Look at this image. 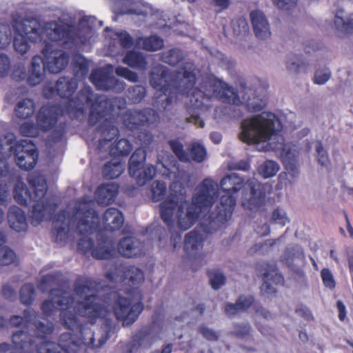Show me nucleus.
I'll use <instances>...</instances> for the list:
<instances>
[{
	"label": "nucleus",
	"instance_id": "nucleus-54",
	"mask_svg": "<svg viewBox=\"0 0 353 353\" xmlns=\"http://www.w3.org/2000/svg\"><path fill=\"white\" fill-rule=\"evenodd\" d=\"M157 164L161 165L162 167V169L158 168L159 170V173L161 174L162 176L169 179H174L176 177V172H174L172 170L173 168H174L176 170H178V168L176 167V161H174L172 167L169 166V165H166L163 162H159V161L157 162Z\"/></svg>",
	"mask_w": 353,
	"mask_h": 353
},
{
	"label": "nucleus",
	"instance_id": "nucleus-59",
	"mask_svg": "<svg viewBox=\"0 0 353 353\" xmlns=\"http://www.w3.org/2000/svg\"><path fill=\"white\" fill-rule=\"evenodd\" d=\"M121 46L123 48H130L133 45V39L127 31L117 32Z\"/></svg>",
	"mask_w": 353,
	"mask_h": 353
},
{
	"label": "nucleus",
	"instance_id": "nucleus-21",
	"mask_svg": "<svg viewBox=\"0 0 353 353\" xmlns=\"http://www.w3.org/2000/svg\"><path fill=\"white\" fill-rule=\"evenodd\" d=\"M12 32L8 26L0 25V49H4L12 41ZM10 68V60L5 54H0V77H6Z\"/></svg>",
	"mask_w": 353,
	"mask_h": 353
},
{
	"label": "nucleus",
	"instance_id": "nucleus-13",
	"mask_svg": "<svg viewBox=\"0 0 353 353\" xmlns=\"http://www.w3.org/2000/svg\"><path fill=\"white\" fill-rule=\"evenodd\" d=\"M105 277L110 282L124 283L128 285L124 292L130 296L139 294V288L144 281V274L141 269L123 263H116L114 269L108 271Z\"/></svg>",
	"mask_w": 353,
	"mask_h": 353
},
{
	"label": "nucleus",
	"instance_id": "nucleus-10",
	"mask_svg": "<svg viewBox=\"0 0 353 353\" xmlns=\"http://www.w3.org/2000/svg\"><path fill=\"white\" fill-rule=\"evenodd\" d=\"M41 52L46 62L41 56H34L28 68L26 81L30 86H35L43 81L46 67L49 72L57 74L64 70L69 63L68 54L62 50H54L51 43H46Z\"/></svg>",
	"mask_w": 353,
	"mask_h": 353
},
{
	"label": "nucleus",
	"instance_id": "nucleus-44",
	"mask_svg": "<svg viewBox=\"0 0 353 353\" xmlns=\"http://www.w3.org/2000/svg\"><path fill=\"white\" fill-rule=\"evenodd\" d=\"M35 288L32 283H25L20 290L19 299L22 304L25 305H30L35 297Z\"/></svg>",
	"mask_w": 353,
	"mask_h": 353
},
{
	"label": "nucleus",
	"instance_id": "nucleus-24",
	"mask_svg": "<svg viewBox=\"0 0 353 353\" xmlns=\"http://www.w3.org/2000/svg\"><path fill=\"white\" fill-rule=\"evenodd\" d=\"M119 186L115 183H102L98 186L95 192V197L99 205H108L117 198Z\"/></svg>",
	"mask_w": 353,
	"mask_h": 353
},
{
	"label": "nucleus",
	"instance_id": "nucleus-63",
	"mask_svg": "<svg viewBox=\"0 0 353 353\" xmlns=\"http://www.w3.org/2000/svg\"><path fill=\"white\" fill-rule=\"evenodd\" d=\"M298 0H273V3L279 9L290 10L295 7Z\"/></svg>",
	"mask_w": 353,
	"mask_h": 353
},
{
	"label": "nucleus",
	"instance_id": "nucleus-7",
	"mask_svg": "<svg viewBox=\"0 0 353 353\" xmlns=\"http://www.w3.org/2000/svg\"><path fill=\"white\" fill-rule=\"evenodd\" d=\"M17 27L22 28L33 43H50L44 39V34L52 41H63L64 43H74L78 34L73 32V26L61 24L55 21H48L42 25L41 22L34 17L27 18Z\"/></svg>",
	"mask_w": 353,
	"mask_h": 353
},
{
	"label": "nucleus",
	"instance_id": "nucleus-11",
	"mask_svg": "<svg viewBox=\"0 0 353 353\" xmlns=\"http://www.w3.org/2000/svg\"><path fill=\"white\" fill-rule=\"evenodd\" d=\"M0 152L5 157L13 155L17 165L21 170H32L39 159V152L32 141L21 140L5 136L0 139Z\"/></svg>",
	"mask_w": 353,
	"mask_h": 353
},
{
	"label": "nucleus",
	"instance_id": "nucleus-17",
	"mask_svg": "<svg viewBox=\"0 0 353 353\" xmlns=\"http://www.w3.org/2000/svg\"><path fill=\"white\" fill-rule=\"evenodd\" d=\"M90 82L99 90L122 92L125 85L108 71L102 68L94 69L90 75Z\"/></svg>",
	"mask_w": 353,
	"mask_h": 353
},
{
	"label": "nucleus",
	"instance_id": "nucleus-28",
	"mask_svg": "<svg viewBox=\"0 0 353 353\" xmlns=\"http://www.w3.org/2000/svg\"><path fill=\"white\" fill-rule=\"evenodd\" d=\"M102 221L106 230L115 231L122 227L124 217L117 208H109L103 213Z\"/></svg>",
	"mask_w": 353,
	"mask_h": 353
},
{
	"label": "nucleus",
	"instance_id": "nucleus-27",
	"mask_svg": "<svg viewBox=\"0 0 353 353\" xmlns=\"http://www.w3.org/2000/svg\"><path fill=\"white\" fill-rule=\"evenodd\" d=\"M8 221L10 227L17 232H26L28 223L23 210L17 206H12L8 212Z\"/></svg>",
	"mask_w": 353,
	"mask_h": 353
},
{
	"label": "nucleus",
	"instance_id": "nucleus-53",
	"mask_svg": "<svg viewBox=\"0 0 353 353\" xmlns=\"http://www.w3.org/2000/svg\"><path fill=\"white\" fill-rule=\"evenodd\" d=\"M115 73L119 77H122L125 79L135 83L139 80V76L137 72L130 70L128 68L119 66L115 69Z\"/></svg>",
	"mask_w": 353,
	"mask_h": 353
},
{
	"label": "nucleus",
	"instance_id": "nucleus-51",
	"mask_svg": "<svg viewBox=\"0 0 353 353\" xmlns=\"http://www.w3.org/2000/svg\"><path fill=\"white\" fill-rule=\"evenodd\" d=\"M50 134L49 139L53 143H58L62 141L67 130V123L65 122L60 123L59 125L54 127Z\"/></svg>",
	"mask_w": 353,
	"mask_h": 353
},
{
	"label": "nucleus",
	"instance_id": "nucleus-52",
	"mask_svg": "<svg viewBox=\"0 0 353 353\" xmlns=\"http://www.w3.org/2000/svg\"><path fill=\"white\" fill-rule=\"evenodd\" d=\"M100 104L101 102H99L98 105H94L90 107V112L88 119V125L90 126L95 125L104 117L103 112L100 111L97 109Z\"/></svg>",
	"mask_w": 353,
	"mask_h": 353
},
{
	"label": "nucleus",
	"instance_id": "nucleus-47",
	"mask_svg": "<svg viewBox=\"0 0 353 353\" xmlns=\"http://www.w3.org/2000/svg\"><path fill=\"white\" fill-rule=\"evenodd\" d=\"M168 145L180 161L184 163H188L189 161L188 155L186 153L187 152L184 150L183 145L180 141L177 139H171L168 141Z\"/></svg>",
	"mask_w": 353,
	"mask_h": 353
},
{
	"label": "nucleus",
	"instance_id": "nucleus-23",
	"mask_svg": "<svg viewBox=\"0 0 353 353\" xmlns=\"http://www.w3.org/2000/svg\"><path fill=\"white\" fill-rule=\"evenodd\" d=\"M142 248L141 243L132 236L121 239L117 245V250L119 254L126 258L141 256L143 252Z\"/></svg>",
	"mask_w": 353,
	"mask_h": 353
},
{
	"label": "nucleus",
	"instance_id": "nucleus-1",
	"mask_svg": "<svg viewBox=\"0 0 353 353\" xmlns=\"http://www.w3.org/2000/svg\"><path fill=\"white\" fill-rule=\"evenodd\" d=\"M196 80V66L192 62L184 63L176 73L159 65L152 69L149 77L152 88L165 97L161 99L160 108L163 110L176 101L178 94L188 95L192 91L186 108L190 117L186 121L199 128L205 126L204 121L200 118L201 112L212 108L215 99L228 104L241 103L237 91L222 80L209 77L203 79L199 88H194Z\"/></svg>",
	"mask_w": 353,
	"mask_h": 353
},
{
	"label": "nucleus",
	"instance_id": "nucleus-46",
	"mask_svg": "<svg viewBox=\"0 0 353 353\" xmlns=\"http://www.w3.org/2000/svg\"><path fill=\"white\" fill-rule=\"evenodd\" d=\"M279 170L278 163L272 160L265 161L259 168V173L265 179L272 177Z\"/></svg>",
	"mask_w": 353,
	"mask_h": 353
},
{
	"label": "nucleus",
	"instance_id": "nucleus-5",
	"mask_svg": "<svg viewBox=\"0 0 353 353\" xmlns=\"http://www.w3.org/2000/svg\"><path fill=\"white\" fill-rule=\"evenodd\" d=\"M245 179L236 173H231L223 177L220 188L223 192L216 208L207 212L201 222L204 233L212 234L221 228L232 217L236 199L233 194L239 192L243 187Z\"/></svg>",
	"mask_w": 353,
	"mask_h": 353
},
{
	"label": "nucleus",
	"instance_id": "nucleus-30",
	"mask_svg": "<svg viewBox=\"0 0 353 353\" xmlns=\"http://www.w3.org/2000/svg\"><path fill=\"white\" fill-rule=\"evenodd\" d=\"M4 212L0 208V224L4 219ZM6 238L4 233L0 230V266L9 265L15 261L16 254L14 252L4 245Z\"/></svg>",
	"mask_w": 353,
	"mask_h": 353
},
{
	"label": "nucleus",
	"instance_id": "nucleus-42",
	"mask_svg": "<svg viewBox=\"0 0 353 353\" xmlns=\"http://www.w3.org/2000/svg\"><path fill=\"white\" fill-rule=\"evenodd\" d=\"M150 334L147 330H140L132 337L131 343L129 344V352L138 349L141 345H150Z\"/></svg>",
	"mask_w": 353,
	"mask_h": 353
},
{
	"label": "nucleus",
	"instance_id": "nucleus-19",
	"mask_svg": "<svg viewBox=\"0 0 353 353\" xmlns=\"http://www.w3.org/2000/svg\"><path fill=\"white\" fill-rule=\"evenodd\" d=\"M65 114L64 107L44 105L39 109L36 121L42 132H48L56 126L60 114Z\"/></svg>",
	"mask_w": 353,
	"mask_h": 353
},
{
	"label": "nucleus",
	"instance_id": "nucleus-55",
	"mask_svg": "<svg viewBox=\"0 0 353 353\" xmlns=\"http://www.w3.org/2000/svg\"><path fill=\"white\" fill-rule=\"evenodd\" d=\"M321 276L323 285L330 289H334L336 283L331 271L328 268H323L321 271Z\"/></svg>",
	"mask_w": 353,
	"mask_h": 353
},
{
	"label": "nucleus",
	"instance_id": "nucleus-41",
	"mask_svg": "<svg viewBox=\"0 0 353 353\" xmlns=\"http://www.w3.org/2000/svg\"><path fill=\"white\" fill-rule=\"evenodd\" d=\"M132 150V143L127 139H121L110 148V154L113 157H126Z\"/></svg>",
	"mask_w": 353,
	"mask_h": 353
},
{
	"label": "nucleus",
	"instance_id": "nucleus-62",
	"mask_svg": "<svg viewBox=\"0 0 353 353\" xmlns=\"http://www.w3.org/2000/svg\"><path fill=\"white\" fill-rule=\"evenodd\" d=\"M272 221L283 227L286 223L289 222V219L285 213H281L279 209H275L272 212Z\"/></svg>",
	"mask_w": 353,
	"mask_h": 353
},
{
	"label": "nucleus",
	"instance_id": "nucleus-38",
	"mask_svg": "<svg viewBox=\"0 0 353 353\" xmlns=\"http://www.w3.org/2000/svg\"><path fill=\"white\" fill-rule=\"evenodd\" d=\"M16 116L21 119H27L33 115L35 104L32 99L26 98L19 101L14 108Z\"/></svg>",
	"mask_w": 353,
	"mask_h": 353
},
{
	"label": "nucleus",
	"instance_id": "nucleus-9",
	"mask_svg": "<svg viewBox=\"0 0 353 353\" xmlns=\"http://www.w3.org/2000/svg\"><path fill=\"white\" fill-rule=\"evenodd\" d=\"M281 127V121L275 114L263 112L241 122L239 139L248 144L265 142L276 135Z\"/></svg>",
	"mask_w": 353,
	"mask_h": 353
},
{
	"label": "nucleus",
	"instance_id": "nucleus-33",
	"mask_svg": "<svg viewBox=\"0 0 353 353\" xmlns=\"http://www.w3.org/2000/svg\"><path fill=\"white\" fill-rule=\"evenodd\" d=\"M98 283L88 276H79L74 283V291L79 296L82 297L89 292L95 290Z\"/></svg>",
	"mask_w": 353,
	"mask_h": 353
},
{
	"label": "nucleus",
	"instance_id": "nucleus-4",
	"mask_svg": "<svg viewBox=\"0 0 353 353\" xmlns=\"http://www.w3.org/2000/svg\"><path fill=\"white\" fill-rule=\"evenodd\" d=\"M219 196L218 184L213 180L205 179L198 186L196 192L192 198L191 203L186 201L181 202L175 199H166L160 203V214L163 222L170 230L173 226V215L177 207V225L182 230L191 228L196 221L207 214L209 209L215 202ZM201 224V223H199ZM199 229L203 232L201 225Z\"/></svg>",
	"mask_w": 353,
	"mask_h": 353
},
{
	"label": "nucleus",
	"instance_id": "nucleus-48",
	"mask_svg": "<svg viewBox=\"0 0 353 353\" xmlns=\"http://www.w3.org/2000/svg\"><path fill=\"white\" fill-rule=\"evenodd\" d=\"M41 131L39 125L32 121H26L19 126L20 134L23 137H37Z\"/></svg>",
	"mask_w": 353,
	"mask_h": 353
},
{
	"label": "nucleus",
	"instance_id": "nucleus-34",
	"mask_svg": "<svg viewBox=\"0 0 353 353\" xmlns=\"http://www.w3.org/2000/svg\"><path fill=\"white\" fill-rule=\"evenodd\" d=\"M124 170L123 163L116 159H112L103 165L102 174L105 179H114L121 175Z\"/></svg>",
	"mask_w": 353,
	"mask_h": 353
},
{
	"label": "nucleus",
	"instance_id": "nucleus-32",
	"mask_svg": "<svg viewBox=\"0 0 353 353\" xmlns=\"http://www.w3.org/2000/svg\"><path fill=\"white\" fill-rule=\"evenodd\" d=\"M334 23L337 30L345 34L353 33V13L347 14L343 9H338Z\"/></svg>",
	"mask_w": 353,
	"mask_h": 353
},
{
	"label": "nucleus",
	"instance_id": "nucleus-3",
	"mask_svg": "<svg viewBox=\"0 0 353 353\" xmlns=\"http://www.w3.org/2000/svg\"><path fill=\"white\" fill-rule=\"evenodd\" d=\"M0 205H6L9 196L10 185L15 183L13 190L14 199L23 206L32 204L31 224L38 225L43 221L46 215L51 217L57 208V204L50 202L46 198L47 184L40 176L28 179L29 190L23 183L21 176L17 171L10 169L8 163L0 158Z\"/></svg>",
	"mask_w": 353,
	"mask_h": 353
},
{
	"label": "nucleus",
	"instance_id": "nucleus-18",
	"mask_svg": "<svg viewBox=\"0 0 353 353\" xmlns=\"http://www.w3.org/2000/svg\"><path fill=\"white\" fill-rule=\"evenodd\" d=\"M78 87L77 81L68 77H61L54 86L46 85L43 88V95L47 99H51L55 95L67 101L71 99Z\"/></svg>",
	"mask_w": 353,
	"mask_h": 353
},
{
	"label": "nucleus",
	"instance_id": "nucleus-37",
	"mask_svg": "<svg viewBox=\"0 0 353 353\" xmlns=\"http://www.w3.org/2000/svg\"><path fill=\"white\" fill-rule=\"evenodd\" d=\"M146 159V152L141 148H137L129 159V174H136L142 168Z\"/></svg>",
	"mask_w": 353,
	"mask_h": 353
},
{
	"label": "nucleus",
	"instance_id": "nucleus-16",
	"mask_svg": "<svg viewBox=\"0 0 353 353\" xmlns=\"http://www.w3.org/2000/svg\"><path fill=\"white\" fill-rule=\"evenodd\" d=\"M143 304L139 301L132 303L130 299L118 295L112 303V310L116 319L122 322L123 326H130L143 310Z\"/></svg>",
	"mask_w": 353,
	"mask_h": 353
},
{
	"label": "nucleus",
	"instance_id": "nucleus-2",
	"mask_svg": "<svg viewBox=\"0 0 353 353\" xmlns=\"http://www.w3.org/2000/svg\"><path fill=\"white\" fill-rule=\"evenodd\" d=\"M74 299L63 295L57 296L54 300H45L41 305V310L44 316H51L56 305L62 307L59 317L62 325L67 329L76 332H65L60 335L59 343L50 341H43L37 345V353H73L77 352L82 345L92 348L101 347L107 341L108 336L101 339L99 344L95 345L94 333L91 330L82 325L79 316L84 317L90 324L96 323L98 319L108 320L110 311L97 294H90L83 301H77L72 307Z\"/></svg>",
	"mask_w": 353,
	"mask_h": 353
},
{
	"label": "nucleus",
	"instance_id": "nucleus-45",
	"mask_svg": "<svg viewBox=\"0 0 353 353\" xmlns=\"http://www.w3.org/2000/svg\"><path fill=\"white\" fill-rule=\"evenodd\" d=\"M151 199L154 202L163 200L167 193V185L163 181H154L151 185Z\"/></svg>",
	"mask_w": 353,
	"mask_h": 353
},
{
	"label": "nucleus",
	"instance_id": "nucleus-58",
	"mask_svg": "<svg viewBox=\"0 0 353 353\" xmlns=\"http://www.w3.org/2000/svg\"><path fill=\"white\" fill-rule=\"evenodd\" d=\"M254 302L253 296L241 295L236 300L239 308L241 311H246L249 309Z\"/></svg>",
	"mask_w": 353,
	"mask_h": 353
},
{
	"label": "nucleus",
	"instance_id": "nucleus-35",
	"mask_svg": "<svg viewBox=\"0 0 353 353\" xmlns=\"http://www.w3.org/2000/svg\"><path fill=\"white\" fill-rule=\"evenodd\" d=\"M185 58L184 52L178 48H173L160 54V61L171 66H176Z\"/></svg>",
	"mask_w": 353,
	"mask_h": 353
},
{
	"label": "nucleus",
	"instance_id": "nucleus-39",
	"mask_svg": "<svg viewBox=\"0 0 353 353\" xmlns=\"http://www.w3.org/2000/svg\"><path fill=\"white\" fill-rule=\"evenodd\" d=\"M157 168L154 165H148L146 167H142L141 170L136 172V174H130V176L136 180V183L139 186H143L146 184L147 182L153 179L156 176Z\"/></svg>",
	"mask_w": 353,
	"mask_h": 353
},
{
	"label": "nucleus",
	"instance_id": "nucleus-31",
	"mask_svg": "<svg viewBox=\"0 0 353 353\" xmlns=\"http://www.w3.org/2000/svg\"><path fill=\"white\" fill-rule=\"evenodd\" d=\"M164 41L157 35L139 37L135 41V47L148 52H156L163 48Z\"/></svg>",
	"mask_w": 353,
	"mask_h": 353
},
{
	"label": "nucleus",
	"instance_id": "nucleus-12",
	"mask_svg": "<svg viewBox=\"0 0 353 353\" xmlns=\"http://www.w3.org/2000/svg\"><path fill=\"white\" fill-rule=\"evenodd\" d=\"M159 119V113L152 108H146L143 110H128L124 114L123 122L132 132V135L141 144L149 145L152 141L151 133L143 129L145 125L157 122Z\"/></svg>",
	"mask_w": 353,
	"mask_h": 353
},
{
	"label": "nucleus",
	"instance_id": "nucleus-56",
	"mask_svg": "<svg viewBox=\"0 0 353 353\" xmlns=\"http://www.w3.org/2000/svg\"><path fill=\"white\" fill-rule=\"evenodd\" d=\"M251 327L247 323H236L232 334L239 338H244L250 334Z\"/></svg>",
	"mask_w": 353,
	"mask_h": 353
},
{
	"label": "nucleus",
	"instance_id": "nucleus-8",
	"mask_svg": "<svg viewBox=\"0 0 353 353\" xmlns=\"http://www.w3.org/2000/svg\"><path fill=\"white\" fill-rule=\"evenodd\" d=\"M23 316L19 315H12L9 319L10 324L14 327H19L24 324L26 327L30 324H33L35 327V337L31 336L25 331H17L12 336V341L15 346V349L20 351H26L36 344V339L44 341L48 336L50 335L54 330V326L52 322L48 321L46 324L41 321H36L37 313L33 309H26L23 312Z\"/></svg>",
	"mask_w": 353,
	"mask_h": 353
},
{
	"label": "nucleus",
	"instance_id": "nucleus-15",
	"mask_svg": "<svg viewBox=\"0 0 353 353\" xmlns=\"http://www.w3.org/2000/svg\"><path fill=\"white\" fill-rule=\"evenodd\" d=\"M99 102V97L95 96L92 88L85 85L74 98L66 102L64 111L72 119L81 121L85 118L88 107L98 105Z\"/></svg>",
	"mask_w": 353,
	"mask_h": 353
},
{
	"label": "nucleus",
	"instance_id": "nucleus-36",
	"mask_svg": "<svg viewBox=\"0 0 353 353\" xmlns=\"http://www.w3.org/2000/svg\"><path fill=\"white\" fill-rule=\"evenodd\" d=\"M189 161H194L197 163L203 162L207 159L206 148L201 143L198 142H192L188 144L187 148Z\"/></svg>",
	"mask_w": 353,
	"mask_h": 353
},
{
	"label": "nucleus",
	"instance_id": "nucleus-60",
	"mask_svg": "<svg viewBox=\"0 0 353 353\" xmlns=\"http://www.w3.org/2000/svg\"><path fill=\"white\" fill-rule=\"evenodd\" d=\"M316 152L317 153L318 162L323 166H327L329 163V158L327 151L324 150L321 141L318 142L316 146Z\"/></svg>",
	"mask_w": 353,
	"mask_h": 353
},
{
	"label": "nucleus",
	"instance_id": "nucleus-43",
	"mask_svg": "<svg viewBox=\"0 0 353 353\" xmlns=\"http://www.w3.org/2000/svg\"><path fill=\"white\" fill-rule=\"evenodd\" d=\"M99 129L101 131L103 137V139L100 141L101 145L111 142L114 138H117L119 135L118 128L110 123L101 124Z\"/></svg>",
	"mask_w": 353,
	"mask_h": 353
},
{
	"label": "nucleus",
	"instance_id": "nucleus-50",
	"mask_svg": "<svg viewBox=\"0 0 353 353\" xmlns=\"http://www.w3.org/2000/svg\"><path fill=\"white\" fill-rule=\"evenodd\" d=\"M208 276L210 278V283L212 288L219 290L225 283V277L223 273L216 270H208Z\"/></svg>",
	"mask_w": 353,
	"mask_h": 353
},
{
	"label": "nucleus",
	"instance_id": "nucleus-6",
	"mask_svg": "<svg viewBox=\"0 0 353 353\" xmlns=\"http://www.w3.org/2000/svg\"><path fill=\"white\" fill-rule=\"evenodd\" d=\"M76 222L77 231L80 235L91 234L97 230L100 223L97 212L86 202L76 203L72 214L66 210H60L53 221L52 233L57 243L65 242L70 225Z\"/></svg>",
	"mask_w": 353,
	"mask_h": 353
},
{
	"label": "nucleus",
	"instance_id": "nucleus-20",
	"mask_svg": "<svg viewBox=\"0 0 353 353\" xmlns=\"http://www.w3.org/2000/svg\"><path fill=\"white\" fill-rule=\"evenodd\" d=\"M203 235L199 230L194 229L185 234L183 249L190 259H192L194 261L201 262L203 254L199 251L203 248Z\"/></svg>",
	"mask_w": 353,
	"mask_h": 353
},
{
	"label": "nucleus",
	"instance_id": "nucleus-57",
	"mask_svg": "<svg viewBox=\"0 0 353 353\" xmlns=\"http://www.w3.org/2000/svg\"><path fill=\"white\" fill-rule=\"evenodd\" d=\"M331 77V72L328 69L317 70L314 77V83L318 85L325 83Z\"/></svg>",
	"mask_w": 353,
	"mask_h": 353
},
{
	"label": "nucleus",
	"instance_id": "nucleus-26",
	"mask_svg": "<svg viewBox=\"0 0 353 353\" xmlns=\"http://www.w3.org/2000/svg\"><path fill=\"white\" fill-rule=\"evenodd\" d=\"M24 19L19 20L18 19H13L12 20V27L15 32V36L13 40V46L15 51L21 55L25 54L30 50V44L29 42H31L27 34L22 28H17V25H19L24 21Z\"/></svg>",
	"mask_w": 353,
	"mask_h": 353
},
{
	"label": "nucleus",
	"instance_id": "nucleus-14",
	"mask_svg": "<svg viewBox=\"0 0 353 353\" xmlns=\"http://www.w3.org/2000/svg\"><path fill=\"white\" fill-rule=\"evenodd\" d=\"M99 228L95 230L97 231L96 245L92 239L87 237L88 234H84L79 240L77 249L83 255L90 252L92 256L97 260L109 259L115 255V248L113 242L104 235L103 231L98 230Z\"/></svg>",
	"mask_w": 353,
	"mask_h": 353
},
{
	"label": "nucleus",
	"instance_id": "nucleus-22",
	"mask_svg": "<svg viewBox=\"0 0 353 353\" xmlns=\"http://www.w3.org/2000/svg\"><path fill=\"white\" fill-rule=\"evenodd\" d=\"M250 197L243 199L242 205L250 210L258 211L265 205V192L260 183L250 184Z\"/></svg>",
	"mask_w": 353,
	"mask_h": 353
},
{
	"label": "nucleus",
	"instance_id": "nucleus-29",
	"mask_svg": "<svg viewBox=\"0 0 353 353\" xmlns=\"http://www.w3.org/2000/svg\"><path fill=\"white\" fill-rule=\"evenodd\" d=\"M261 276L263 279V283L261 285V290L266 295H272L276 293L275 288L269 282L271 281L274 284L283 283L284 279L283 276L277 272L275 269L266 270L265 272L261 273Z\"/></svg>",
	"mask_w": 353,
	"mask_h": 353
},
{
	"label": "nucleus",
	"instance_id": "nucleus-49",
	"mask_svg": "<svg viewBox=\"0 0 353 353\" xmlns=\"http://www.w3.org/2000/svg\"><path fill=\"white\" fill-rule=\"evenodd\" d=\"M129 99L134 103H140L146 95V89L141 85H136L128 90Z\"/></svg>",
	"mask_w": 353,
	"mask_h": 353
},
{
	"label": "nucleus",
	"instance_id": "nucleus-64",
	"mask_svg": "<svg viewBox=\"0 0 353 353\" xmlns=\"http://www.w3.org/2000/svg\"><path fill=\"white\" fill-rule=\"evenodd\" d=\"M2 296L7 300L12 301L16 299V291L8 284L3 285L1 290Z\"/></svg>",
	"mask_w": 353,
	"mask_h": 353
},
{
	"label": "nucleus",
	"instance_id": "nucleus-40",
	"mask_svg": "<svg viewBox=\"0 0 353 353\" xmlns=\"http://www.w3.org/2000/svg\"><path fill=\"white\" fill-rule=\"evenodd\" d=\"M123 61L131 68L145 69L147 65L145 57L134 50L128 51L123 57Z\"/></svg>",
	"mask_w": 353,
	"mask_h": 353
},
{
	"label": "nucleus",
	"instance_id": "nucleus-61",
	"mask_svg": "<svg viewBox=\"0 0 353 353\" xmlns=\"http://www.w3.org/2000/svg\"><path fill=\"white\" fill-rule=\"evenodd\" d=\"M74 68H78L82 75H86L89 70V64L88 61L82 56H79L74 60Z\"/></svg>",
	"mask_w": 353,
	"mask_h": 353
},
{
	"label": "nucleus",
	"instance_id": "nucleus-25",
	"mask_svg": "<svg viewBox=\"0 0 353 353\" xmlns=\"http://www.w3.org/2000/svg\"><path fill=\"white\" fill-rule=\"evenodd\" d=\"M251 22L255 36L259 39H266L271 35L268 20L260 10H254L250 13Z\"/></svg>",
	"mask_w": 353,
	"mask_h": 353
}]
</instances>
